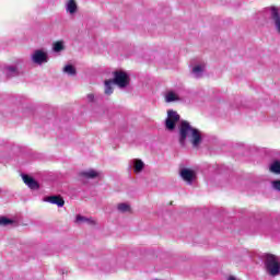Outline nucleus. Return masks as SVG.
Here are the masks:
<instances>
[{
    "mask_svg": "<svg viewBox=\"0 0 280 280\" xmlns=\"http://www.w3.org/2000/svg\"><path fill=\"white\" fill-rule=\"evenodd\" d=\"M187 140L191 143L192 148H200L202 143V135L200 130L191 127L188 121L184 120L179 127V143L186 145Z\"/></svg>",
    "mask_w": 280,
    "mask_h": 280,
    "instance_id": "obj_1",
    "label": "nucleus"
},
{
    "mask_svg": "<svg viewBox=\"0 0 280 280\" xmlns=\"http://www.w3.org/2000/svg\"><path fill=\"white\" fill-rule=\"evenodd\" d=\"M265 266L270 277H278V275L280 273L279 260H277V257H275V255L266 256Z\"/></svg>",
    "mask_w": 280,
    "mask_h": 280,
    "instance_id": "obj_2",
    "label": "nucleus"
},
{
    "mask_svg": "<svg viewBox=\"0 0 280 280\" xmlns=\"http://www.w3.org/2000/svg\"><path fill=\"white\" fill-rule=\"evenodd\" d=\"M31 60L33 65H47L49 62V55L43 49H37L31 55Z\"/></svg>",
    "mask_w": 280,
    "mask_h": 280,
    "instance_id": "obj_3",
    "label": "nucleus"
},
{
    "mask_svg": "<svg viewBox=\"0 0 280 280\" xmlns=\"http://www.w3.org/2000/svg\"><path fill=\"white\" fill-rule=\"evenodd\" d=\"M114 83L119 86V89H126L128 84H130V78L128 77V73L124 71H116L114 72Z\"/></svg>",
    "mask_w": 280,
    "mask_h": 280,
    "instance_id": "obj_4",
    "label": "nucleus"
},
{
    "mask_svg": "<svg viewBox=\"0 0 280 280\" xmlns=\"http://www.w3.org/2000/svg\"><path fill=\"white\" fill-rule=\"evenodd\" d=\"M180 120V115L175 110L170 109L167 112V118L165 120V126L167 130H174L176 128V122Z\"/></svg>",
    "mask_w": 280,
    "mask_h": 280,
    "instance_id": "obj_5",
    "label": "nucleus"
},
{
    "mask_svg": "<svg viewBox=\"0 0 280 280\" xmlns=\"http://www.w3.org/2000/svg\"><path fill=\"white\" fill-rule=\"evenodd\" d=\"M270 16L272 21V25L277 32V34H280V14L279 10L277 8H271L270 9Z\"/></svg>",
    "mask_w": 280,
    "mask_h": 280,
    "instance_id": "obj_6",
    "label": "nucleus"
},
{
    "mask_svg": "<svg viewBox=\"0 0 280 280\" xmlns=\"http://www.w3.org/2000/svg\"><path fill=\"white\" fill-rule=\"evenodd\" d=\"M180 177L183 180H185V183L191 185V183H194V178H196V173L189 168H183L180 171Z\"/></svg>",
    "mask_w": 280,
    "mask_h": 280,
    "instance_id": "obj_7",
    "label": "nucleus"
},
{
    "mask_svg": "<svg viewBox=\"0 0 280 280\" xmlns=\"http://www.w3.org/2000/svg\"><path fill=\"white\" fill-rule=\"evenodd\" d=\"M22 179L24 180L25 185H27L30 189L36 190V189H39L40 187V185H38V182H36V179H34L30 175H22Z\"/></svg>",
    "mask_w": 280,
    "mask_h": 280,
    "instance_id": "obj_8",
    "label": "nucleus"
},
{
    "mask_svg": "<svg viewBox=\"0 0 280 280\" xmlns=\"http://www.w3.org/2000/svg\"><path fill=\"white\" fill-rule=\"evenodd\" d=\"M45 201L50 202V205H57V207H65V199L58 196L47 197Z\"/></svg>",
    "mask_w": 280,
    "mask_h": 280,
    "instance_id": "obj_9",
    "label": "nucleus"
},
{
    "mask_svg": "<svg viewBox=\"0 0 280 280\" xmlns=\"http://www.w3.org/2000/svg\"><path fill=\"white\" fill-rule=\"evenodd\" d=\"M205 73V65H197L192 67L191 75L192 78H202V74Z\"/></svg>",
    "mask_w": 280,
    "mask_h": 280,
    "instance_id": "obj_10",
    "label": "nucleus"
},
{
    "mask_svg": "<svg viewBox=\"0 0 280 280\" xmlns=\"http://www.w3.org/2000/svg\"><path fill=\"white\" fill-rule=\"evenodd\" d=\"M66 11L68 14H75V12H78V3H75V0H68Z\"/></svg>",
    "mask_w": 280,
    "mask_h": 280,
    "instance_id": "obj_11",
    "label": "nucleus"
},
{
    "mask_svg": "<svg viewBox=\"0 0 280 280\" xmlns=\"http://www.w3.org/2000/svg\"><path fill=\"white\" fill-rule=\"evenodd\" d=\"M132 165L135 174H141V172H143V167H145V164L141 160H133Z\"/></svg>",
    "mask_w": 280,
    "mask_h": 280,
    "instance_id": "obj_12",
    "label": "nucleus"
},
{
    "mask_svg": "<svg viewBox=\"0 0 280 280\" xmlns=\"http://www.w3.org/2000/svg\"><path fill=\"white\" fill-rule=\"evenodd\" d=\"M180 98L178 97V94H176L175 92H167L165 94V102H167L168 104L172 102H178Z\"/></svg>",
    "mask_w": 280,
    "mask_h": 280,
    "instance_id": "obj_13",
    "label": "nucleus"
},
{
    "mask_svg": "<svg viewBox=\"0 0 280 280\" xmlns=\"http://www.w3.org/2000/svg\"><path fill=\"white\" fill-rule=\"evenodd\" d=\"M62 71H63V73H66V75H70V77H74L78 73V71L75 70V67H73L72 65H67L62 69Z\"/></svg>",
    "mask_w": 280,
    "mask_h": 280,
    "instance_id": "obj_14",
    "label": "nucleus"
},
{
    "mask_svg": "<svg viewBox=\"0 0 280 280\" xmlns=\"http://www.w3.org/2000/svg\"><path fill=\"white\" fill-rule=\"evenodd\" d=\"M81 176H84V178H97L100 176V173L95 170H89L81 173Z\"/></svg>",
    "mask_w": 280,
    "mask_h": 280,
    "instance_id": "obj_15",
    "label": "nucleus"
},
{
    "mask_svg": "<svg viewBox=\"0 0 280 280\" xmlns=\"http://www.w3.org/2000/svg\"><path fill=\"white\" fill-rule=\"evenodd\" d=\"M113 80L105 81V95H113Z\"/></svg>",
    "mask_w": 280,
    "mask_h": 280,
    "instance_id": "obj_16",
    "label": "nucleus"
},
{
    "mask_svg": "<svg viewBox=\"0 0 280 280\" xmlns=\"http://www.w3.org/2000/svg\"><path fill=\"white\" fill-rule=\"evenodd\" d=\"M7 75L8 78H14L19 75V70L16 69V67L10 66L7 68Z\"/></svg>",
    "mask_w": 280,
    "mask_h": 280,
    "instance_id": "obj_17",
    "label": "nucleus"
},
{
    "mask_svg": "<svg viewBox=\"0 0 280 280\" xmlns=\"http://www.w3.org/2000/svg\"><path fill=\"white\" fill-rule=\"evenodd\" d=\"M117 209L120 213H130V211H131L130 205H128V203H119L117 206Z\"/></svg>",
    "mask_w": 280,
    "mask_h": 280,
    "instance_id": "obj_18",
    "label": "nucleus"
},
{
    "mask_svg": "<svg viewBox=\"0 0 280 280\" xmlns=\"http://www.w3.org/2000/svg\"><path fill=\"white\" fill-rule=\"evenodd\" d=\"M52 49L56 54L63 51L65 49V43L63 42H57L54 44Z\"/></svg>",
    "mask_w": 280,
    "mask_h": 280,
    "instance_id": "obj_19",
    "label": "nucleus"
},
{
    "mask_svg": "<svg viewBox=\"0 0 280 280\" xmlns=\"http://www.w3.org/2000/svg\"><path fill=\"white\" fill-rule=\"evenodd\" d=\"M10 224H14V220L8 219L5 217H0V226H10Z\"/></svg>",
    "mask_w": 280,
    "mask_h": 280,
    "instance_id": "obj_20",
    "label": "nucleus"
},
{
    "mask_svg": "<svg viewBox=\"0 0 280 280\" xmlns=\"http://www.w3.org/2000/svg\"><path fill=\"white\" fill-rule=\"evenodd\" d=\"M270 172L273 174H280V162L276 161L270 165Z\"/></svg>",
    "mask_w": 280,
    "mask_h": 280,
    "instance_id": "obj_21",
    "label": "nucleus"
},
{
    "mask_svg": "<svg viewBox=\"0 0 280 280\" xmlns=\"http://www.w3.org/2000/svg\"><path fill=\"white\" fill-rule=\"evenodd\" d=\"M75 222L78 224H81V222H89V218L79 214L77 215Z\"/></svg>",
    "mask_w": 280,
    "mask_h": 280,
    "instance_id": "obj_22",
    "label": "nucleus"
},
{
    "mask_svg": "<svg viewBox=\"0 0 280 280\" xmlns=\"http://www.w3.org/2000/svg\"><path fill=\"white\" fill-rule=\"evenodd\" d=\"M271 186L276 189V191H280V179L271 182Z\"/></svg>",
    "mask_w": 280,
    "mask_h": 280,
    "instance_id": "obj_23",
    "label": "nucleus"
},
{
    "mask_svg": "<svg viewBox=\"0 0 280 280\" xmlns=\"http://www.w3.org/2000/svg\"><path fill=\"white\" fill-rule=\"evenodd\" d=\"M95 100V95L93 94H88V101L93 102Z\"/></svg>",
    "mask_w": 280,
    "mask_h": 280,
    "instance_id": "obj_24",
    "label": "nucleus"
},
{
    "mask_svg": "<svg viewBox=\"0 0 280 280\" xmlns=\"http://www.w3.org/2000/svg\"><path fill=\"white\" fill-rule=\"evenodd\" d=\"M88 224H95V220L93 218H88Z\"/></svg>",
    "mask_w": 280,
    "mask_h": 280,
    "instance_id": "obj_25",
    "label": "nucleus"
},
{
    "mask_svg": "<svg viewBox=\"0 0 280 280\" xmlns=\"http://www.w3.org/2000/svg\"><path fill=\"white\" fill-rule=\"evenodd\" d=\"M228 280H236L235 277L230 276Z\"/></svg>",
    "mask_w": 280,
    "mask_h": 280,
    "instance_id": "obj_26",
    "label": "nucleus"
}]
</instances>
